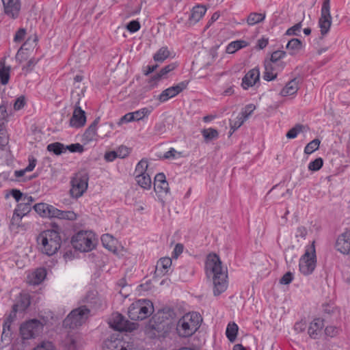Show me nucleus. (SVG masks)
Listing matches in <instances>:
<instances>
[{
	"label": "nucleus",
	"mask_w": 350,
	"mask_h": 350,
	"mask_svg": "<svg viewBox=\"0 0 350 350\" xmlns=\"http://www.w3.org/2000/svg\"><path fill=\"white\" fill-rule=\"evenodd\" d=\"M77 96H80L79 94H77ZM80 99V97L77 98L72 116L69 121L70 126L76 129L83 127L86 123L85 112L79 106Z\"/></svg>",
	"instance_id": "4468645a"
},
{
	"label": "nucleus",
	"mask_w": 350,
	"mask_h": 350,
	"mask_svg": "<svg viewBox=\"0 0 350 350\" xmlns=\"http://www.w3.org/2000/svg\"><path fill=\"white\" fill-rule=\"evenodd\" d=\"M153 312V304L150 300L139 299L130 305L128 314L131 320L139 321L146 319Z\"/></svg>",
	"instance_id": "20e7f679"
},
{
	"label": "nucleus",
	"mask_w": 350,
	"mask_h": 350,
	"mask_svg": "<svg viewBox=\"0 0 350 350\" xmlns=\"http://www.w3.org/2000/svg\"><path fill=\"white\" fill-rule=\"evenodd\" d=\"M70 196L75 198H80L87 190L88 186V176L86 173H78L70 181Z\"/></svg>",
	"instance_id": "6e6552de"
},
{
	"label": "nucleus",
	"mask_w": 350,
	"mask_h": 350,
	"mask_svg": "<svg viewBox=\"0 0 350 350\" xmlns=\"http://www.w3.org/2000/svg\"><path fill=\"white\" fill-rule=\"evenodd\" d=\"M331 25L330 0H323L321 10V17L319 20V26L321 29V34L323 36L329 32Z\"/></svg>",
	"instance_id": "9d476101"
},
{
	"label": "nucleus",
	"mask_w": 350,
	"mask_h": 350,
	"mask_svg": "<svg viewBox=\"0 0 350 350\" xmlns=\"http://www.w3.org/2000/svg\"><path fill=\"white\" fill-rule=\"evenodd\" d=\"M286 55V52L283 51H274L271 55L269 60L268 62H272L273 64H277V66H280V69H283L284 67V62H278L281 59L284 58Z\"/></svg>",
	"instance_id": "2f4dec72"
},
{
	"label": "nucleus",
	"mask_w": 350,
	"mask_h": 350,
	"mask_svg": "<svg viewBox=\"0 0 350 350\" xmlns=\"http://www.w3.org/2000/svg\"><path fill=\"white\" fill-rule=\"evenodd\" d=\"M39 250L47 256L55 254L60 248L62 239L59 233L55 230L42 232L37 237Z\"/></svg>",
	"instance_id": "f03ea898"
},
{
	"label": "nucleus",
	"mask_w": 350,
	"mask_h": 350,
	"mask_svg": "<svg viewBox=\"0 0 350 350\" xmlns=\"http://www.w3.org/2000/svg\"><path fill=\"white\" fill-rule=\"evenodd\" d=\"M340 329L336 326H327L325 329V334L330 337L336 336L339 334Z\"/></svg>",
	"instance_id": "603ef678"
},
{
	"label": "nucleus",
	"mask_w": 350,
	"mask_h": 350,
	"mask_svg": "<svg viewBox=\"0 0 350 350\" xmlns=\"http://www.w3.org/2000/svg\"><path fill=\"white\" fill-rule=\"evenodd\" d=\"M172 265V259L168 257H164L159 259L156 265V270L161 274H165L168 272Z\"/></svg>",
	"instance_id": "cd10ccee"
},
{
	"label": "nucleus",
	"mask_w": 350,
	"mask_h": 350,
	"mask_svg": "<svg viewBox=\"0 0 350 350\" xmlns=\"http://www.w3.org/2000/svg\"><path fill=\"white\" fill-rule=\"evenodd\" d=\"M8 144V137L5 129L0 128V146L3 148Z\"/></svg>",
	"instance_id": "864d4df0"
},
{
	"label": "nucleus",
	"mask_w": 350,
	"mask_h": 350,
	"mask_svg": "<svg viewBox=\"0 0 350 350\" xmlns=\"http://www.w3.org/2000/svg\"><path fill=\"white\" fill-rule=\"evenodd\" d=\"M265 16V13L252 12L247 18V23L249 25H254L263 21Z\"/></svg>",
	"instance_id": "72a5a7b5"
},
{
	"label": "nucleus",
	"mask_w": 350,
	"mask_h": 350,
	"mask_svg": "<svg viewBox=\"0 0 350 350\" xmlns=\"http://www.w3.org/2000/svg\"><path fill=\"white\" fill-rule=\"evenodd\" d=\"M127 346L121 339L111 337L104 341L103 350H130L127 349Z\"/></svg>",
	"instance_id": "6ab92c4d"
},
{
	"label": "nucleus",
	"mask_w": 350,
	"mask_h": 350,
	"mask_svg": "<svg viewBox=\"0 0 350 350\" xmlns=\"http://www.w3.org/2000/svg\"><path fill=\"white\" fill-rule=\"evenodd\" d=\"M336 248L341 254H350V229L338 237Z\"/></svg>",
	"instance_id": "f3484780"
},
{
	"label": "nucleus",
	"mask_w": 350,
	"mask_h": 350,
	"mask_svg": "<svg viewBox=\"0 0 350 350\" xmlns=\"http://www.w3.org/2000/svg\"><path fill=\"white\" fill-rule=\"evenodd\" d=\"M245 121V118L239 115L235 120L230 122V129L232 130V131H234L239 129L244 123Z\"/></svg>",
	"instance_id": "3c124183"
},
{
	"label": "nucleus",
	"mask_w": 350,
	"mask_h": 350,
	"mask_svg": "<svg viewBox=\"0 0 350 350\" xmlns=\"http://www.w3.org/2000/svg\"><path fill=\"white\" fill-rule=\"evenodd\" d=\"M315 242L306 247L304 254L299 259V270L304 275L311 274L316 267Z\"/></svg>",
	"instance_id": "423d86ee"
},
{
	"label": "nucleus",
	"mask_w": 350,
	"mask_h": 350,
	"mask_svg": "<svg viewBox=\"0 0 350 350\" xmlns=\"http://www.w3.org/2000/svg\"><path fill=\"white\" fill-rule=\"evenodd\" d=\"M307 234V230L304 226H299L295 232V237H301L302 239H305L306 236Z\"/></svg>",
	"instance_id": "69168bd1"
},
{
	"label": "nucleus",
	"mask_w": 350,
	"mask_h": 350,
	"mask_svg": "<svg viewBox=\"0 0 350 350\" xmlns=\"http://www.w3.org/2000/svg\"><path fill=\"white\" fill-rule=\"evenodd\" d=\"M46 275V271L44 268H38L28 275L29 283L38 285L44 280Z\"/></svg>",
	"instance_id": "4be33fe9"
},
{
	"label": "nucleus",
	"mask_w": 350,
	"mask_h": 350,
	"mask_svg": "<svg viewBox=\"0 0 350 350\" xmlns=\"http://www.w3.org/2000/svg\"><path fill=\"white\" fill-rule=\"evenodd\" d=\"M133 121H135L133 112L126 113L120 119V122H131Z\"/></svg>",
	"instance_id": "0e129e2a"
},
{
	"label": "nucleus",
	"mask_w": 350,
	"mask_h": 350,
	"mask_svg": "<svg viewBox=\"0 0 350 350\" xmlns=\"http://www.w3.org/2000/svg\"><path fill=\"white\" fill-rule=\"evenodd\" d=\"M260 79V71L258 68H253L249 70L242 79L241 85L243 89L247 90L254 86Z\"/></svg>",
	"instance_id": "a211bd4d"
},
{
	"label": "nucleus",
	"mask_w": 350,
	"mask_h": 350,
	"mask_svg": "<svg viewBox=\"0 0 350 350\" xmlns=\"http://www.w3.org/2000/svg\"><path fill=\"white\" fill-rule=\"evenodd\" d=\"M109 324L112 328L120 332H131L136 328L135 323L129 322L119 313L113 314Z\"/></svg>",
	"instance_id": "f8f14e48"
},
{
	"label": "nucleus",
	"mask_w": 350,
	"mask_h": 350,
	"mask_svg": "<svg viewBox=\"0 0 350 350\" xmlns=\"http://www.w3.org/2000/svg\"><path fill=\"white\" fill-rule=\"evenodd\" d=\"M31 211V207L25 205V203H19L15 208L13 216L10 221V228L12 230L19 232V228L25 230L24 226L20 224L23 216L26 215Z\"/></svg>",
	"instance_id": "9b49d317"
},
{
	"label": "nucleus",
	"mask_w": 350,
	"mask_h": 350,
	"mask_svg": "<svg viewBox=\"0 0 350 350\" xmlns=\"http://www.w3.org/2000/svg\"><path fill=\"white\" fill-rule=\"evenodd\" d=\"M188 85L187 81H183L174 86L163 90L159 96L158 99L161 103H164L171 98H173L185 90Z\"/></svg>",
	"instance_id": "2eb2a0df"
},
{
	"label": "nucleus",
	"mask_w": 350,
	"mask_h": 350,
	"mask_svg": "<svg viewBox=\"0 0 350 350\" xmlns=\"http://www.w3.org/2000/svg\"><path fill=\"white\" fill-rule=\"evenodd\" d=\"M323 164V159L320 157L317 158L309 163L308 170L310 171H318L322 167Z\"/></svg>",
	"instance_id": "a18cd8bd"
},
{
	"label": "nucleus",
	"mask_w": 350,
	"mask_h": 350,
	"mask_svg": "<svg viewBox=\"0 0 350 350\" xmlns=\"http://www.w3.org/2000/svg\"><path fill=\"white\" fill-rule=\"evenodd\" d=\"M4 13L12 19L19 16L21 4L20 0H2Z\"/></svg>",
	"instance_id": "dca6fc26"
},
{
	"label": "nucleus",
	"mask_w": 350,
	"mask_h": 350,
	"mask_svg": "<svg viewBox=\"0 0 350 350\" xmlns=\"http://www.w3.org/2000/svg\"><path fill=\"white\" fill-rule=\"evenodd\" d=\"M53 217H57L62 219H68V220H75L77 219V214L73 211H63L55 208Z\"/></svg>",
	"instance_id": "7c9ffc66"
},
{
	"label": "nucleus",
	"mask_w": 350,
	"mask_h": 350,
	"mask_svg": "<svg viewBox=\"0 0 350 350\" xmlns=\"http://www.w3.org/2000/svg\"><path fill=\"white\" fill-rule=\"evenodd\" d=\"M206 12V9L204 6L197 5L193 7L188 20L189 24L193 25L197 23L204 16Z\"/></svg>",
	"instance_id": "5701e85b"
},
{
	"label": "nucleus",
	"mask_w": 350,
	"mask_h": 350,
	"mask_svg": "<svg viewBox=\"0 0 350 350\" xmlns=\"http://www.w3.org/2000/svg\"><path fill=\"white\" fill-rule=\"evenodd\" d=\"M293 279V275L291 272L288 271L280 279V282L282 284H290Z\"/></svg>",
	"instance_id": "680f3d73"
},
{
	"label": "nucleus",
	"mask_w": 350,
	"mask_h": 350,
	"mask_svg": "<svg viewBox=\"0 0 350 350\" xmlns=\"http://www.w3.org/2000/svg\"><path fill=\"white\" fill-rule=\"evenodd\" d=\"M176 67H177V64L176 63H172V64H170L164 66L160 70L159 72L161 73V75H162L163 77H164L167 73H169L170 72L174 70Z\"/></svg>",
	"instance_id": "6e6d98bb"
},
{
	"label": "nucleus",
	"mask_w": 350,
	"mask_h": 350,
	"mask_svg": "<svg viewBox=\"0 0 350 350\" xmlns=\"http://www.w3.org/2000/svg\"><path fill=\"white\" fill-rule=\"evenodd\" d=\"M25 33H26V31L25 29H23V28L19 29L16 31V33L14 36V42H18L22 41L25 38Z\"/></svg>",
	"instance_id": "e2e57ef3"
},
{
	"label": "nucleus",
	"mask_w": 350,
	"mask_h": 350,
	"mask_svg": "<svg viewBox=\"0 0 350 350\" xmlns=\"http://www.w3.org/2000/svg\"><path fill=\"white\" fill-rule=\"evenodd\" d=\"M202 321L200 314L198 312H189L183 316L176 325L179 336L187 338L192 336L200 327Z\"/></svg>",
	"instance_id": "7ed1b4c3"
},
{
	"label": "nucleus",
	"mask_w": 350,
	"mask_h": 350,
	"mask_svg": "<svg viewBox=\"0 0 350 350\" xmlns=\"http://www.w3.org/2000/svg\"><path fill=\"white\" fill-rule=\"evenodd\" d=\"M126 29L131 33L136 32L140 29V24L137 21H132L128 23Z\"/></svg>",
	"instance_id": "4d7b16f0"
},
{
	"label": "nucleus",
	"mask_w": 350,
	"mask_h": 350,
	"mask_svg": "<svg viewBox=\"0 0 350 350\" xmlns=\"http://www.w3.org/2000/svg\"><path fill=\"white\" fill-rule=\"evenodd\" d=\"M148 167V161L142 159L136 165L135 174L136 175L147 174L146 171Z\"/></svg>",
	"instance_id": "37998d69"
},
{
	"label": "nucleus",
	"mask_w": 350,
	"mask_h": 350,
	"mask_svg": "<svg viewBox=\"0 0 350 350\" xmlns=\"http://www.w3.org/2000/svg\"><path fill=\"white\" fill-rule=\"evenodd\" d=\"M11 195L17 202L23 201L24 195L21 192V191L18 189H12L11 191Z\"/></svg>",
	"instance_id": "338daca9"
},
{
	"label": "nucleus",
	"mask_w": 350,
	"mask_h": 350,
	"mask_svg": "<svg viewBox=\"0 0 350 350\" xmlns=\"http://www.w3.org/2000/svg\"><path fill=\"white\" fill-rule=\"evenodd\" d=\"M90 310L85 306L72 310L64 319L65 327L74 329L84 323L90 316Z\"/></svg>",
	"instance_id": "39448f33"
},
{
	"label": "nucleus",
	"mask_w": 350,
	"mask_h": 350,
	"mask_svg": "<svg viewBox=\"0 0 350 350\" xmlns=\"http://www.w3.org/2000/svg\"><path fill=\"white\" fill-rule=\"evenodd\" d=\"M33 350H56V348L51 342L44 341L36 347Z\"/></svg>",
	"instance_id": "de8ad7c7"
},
{
	"label": "nucleus",
	"mask_w": 350,
	"mask_h": 350,
	"mask_svg": "<svg viewBox=\"0 0 350 350\" xmlns=\"http://www.w3.org/2000/svg\"><path fill=\"white\" fill-rule=\"evenodd\" d=\"M38 60H36L35 58L32 57L31 58L26 65L23 66V70H25L26 72H30L32 70L33 68L36 66L37 64Z\"/></svg>",
	"instance_id": "052dcab7"
},
{
	"label": "nucleus",
	"mask_w": 350,
	"mask_h": 350,
	"mask_svg": "<svg viewBox=\"0 0 350 350\" xmlns=\"http://www.w3.org/2000/svg\"><path fill=\"white\" fill-rule=\"evenodd\" d=\"M66 150H70L71 152H82L83 147L80 144H72L66 146Z\"/></svg>",
	"instance_id": "bf43d9fd"
},
{
	"label": "nucleus",
	"mask_w": 350,
	"mask_h": 350,
	"mask_svg": "<svg viewBox=\"0 0 350 350\" xmlns=\"http://www.w3.org/2000/svg\"><path fill=\"white\" fill-rule=\"evenodd\" d=\"M42 330L43 324L36 319H32L23 323L20 328L21 334L25 340L36 337L42 332Z\"/></svg>",
	"instance_id": "1a4fd4ad"
},
{
	"label": "nucleus",
	"mask_w": 350,
	"mask_h": 350,
	"mask_svg": "<svg viewBox=\"0 0 350 350\" xmlns=\"http://www.w3.org/2000/svg\"><path fill=\"white\" fill-rule=\"evenodd\" d=\"M205 269L208 276H212L213 294L218 296L228 288V271L221 265L219 257L215 254H209L205 262Z\"/></svg>",
	"instance_id": "f257e3e1"
},
{
	"label": "nucleus",
	"mask_w": 350,
	"mask_h": 350,
	"mask_svg": "<svg viewBox=\"0 0 350 350\" xmlns=\"http://www.w3.org/2000/svg\"><path fill=\"white\" fill-rule=\"evenodd\" d=\"M255 109V105L252 104L247 105L243 109L239 116H241L242 118H244L245 120H246L248 118V117L252 113Z\"/></svg>",
	"instance_id": "09e8293b"
},
{
	"label": "nucleus",
	"mask_w": 350,
	"mask_h": 350,
	"mask_svg": "<svg viewBox=\"0 0 350 350\" xmlns=\"http://www.w3.org/2000/svg\"><path fill=\"white\" fill-rule=\"evenodd\" d=\"M101 241L103 243V246L105 248L111 251H113L114 250L116 240L111 235L109 234H103L101 237Z\"/></svg>",
	"instance_id": "e433bc0d"
},
{
	"label": "nucleus",
	"mask_w": 350,
	"mask_h": 350,
	"mask_svg": "<svg viewBox=\"0 0 350 350\" xmlns=\"http://www.w3.org/2000/svg\"><path fill=\"white\" fill-rule=\"evenodd\" d=\"M324 327L323 320L321 319H315L310 324L308 327V334L312 338H317L321 334Z\"/></svg>",
	"instance_id": "b1692460"
},
{
	"label": "nucleus",
	"mask_w": 350,
	"mask_h": 350,
	"mask_svg": "<svg viewBox=\"0 0 350 350\" xmlns=\"http://www.w3.org/2000/svg\"><path fill=\"white\" fill-rule=\"evenodd\" d=\"M10 321L7 319L3 325V332L1 334V341L8 342L10 337Z\"/></svg>",
	"instance_id": "a19ab883"
},
{
	"label": "nucleus",
	"mask_w": 350,
	"mask_h": 350,
	"mask_svg": "<svg viewBox=\"0 0 350 350\" xmlns=\"http://www.w3.org/2000/svg\"><path fill=\"white\" fill-rule=\"evenodd\" d=\"M281 69L280 66L273 64L272 62L265 61V72L263 74V79L266 81H272L275 79L278 75V72Z\"/></svg>",
	"instance_id": "aec40b11"
},
{
	"label": "nucleus",
	"mask_w": 350,
	"mask_h": 350,
	"mask_svg": "<svg viewBox=\"0 0 350 350\" xmlns=\"http://www.w3.org/2000/svg\"><path fill=\"white\" fill-rule=\"evenodd\" d=\"M320 143L321 142L319 139L312 140L306 146L304 152L307 154H312L319 148Z\"/></svg>",
	"instance_id": "79ce46f5"
},
{
	"label": "nucleus",
	"mask_w": 350,
	"mask_h": 350,
	"mask_svg": "<svg viewBox=\"0 0 350 350\" xmlns=\"http://www.w3.org/2000/svg\"><path fill=\"white\" fill-rule=\"evenodd\" d=\"M247 45V42L245 40H239L231 42L226 46V51L227 53L232 54L238 50L245 47Z\"/></svg>",
	"instance_id": "c85d7f7f"
},
{
	"label": "nucleus",
	"mask_w": 350,
	"mask_h": 350,
	"mask_svg": "<svg viewBox=\"0 0 350 350\" xmlns=\"http://www.w3.org/2000/svg\"><path fill=\"white\" fill-rule=\"evenodd\" d=\"M302 27V23L299 22L293 27L288 28L286 31L287 36H298Z\"/></svg>",
	"instance_id": "49530a36"
},
{
	"label": "nucleus",
	"mask_w": 350,
	"mask_h": 350,
	"mask_svg": "<svg viewBox=\"0 0 350 350\" xmlns=\"http://www.w3.org/2000/svg\"><path fill=\"white\" fill-rule=\"evenodd\" d=\"M25 98L23 96L18 97L14 103V110L18 111L21 109L25 106Z\"/></svg>",
	"instance_id": "13d9d810"
},
{
	"label": "nucleus",
	"mask_w": 350,
	"mask_h": 350,
	"mask_svg": "<svg viewBox=\"0 0 350 350\" xmlns=\"http://www.w3.org/2000/svg\"><path fill=\"white\" fill-rule=\"evenodd\" d=\"M93 239L94 235L91 232L80 231L72 237V244L77 250L88 252L94 247Z\"/></svg>",
	"instance_id": "0eeeda50"
},
{
	"label": "nucleus",
	"mask_w": 350,
	"mask_h": 350,
	"mask_svg": "<svg viewBox=\"0 0 350 350\" xmlns=\"http://www.w3.org/2000/svg\"><path fill=\"white\" fill-rule=\"evenodd\" d=\"M0 80L3 85H6L10 79V68L9 66H2V63L0 62Z\"/></svg>",
	"instance_id": "ea45409f"
},
{
	"label": "nucleus",
	"mask_w": 350,
	"mask_h": 350,
	"mask_svg": "<svg viewBox=\"0 0 350 350\" xmlns=\"http://www.w3.org/2000/svg\"><path fill=\"white\" fill-rule=\"evenodd\" d=\"M66 345L68 350H77V337L74 336H68L66 340Z\"/></svg>",
	"instance_id": "c03bdc74"
},
{
	"label": "nucleus",
	"mask_w": 350,
	"mask_h": 350,
	"mask_svg": "<svg viewBox=\"0 0 350 350\" xmlns=\"http://www.w3.org/2000/svg\"><path fill=\"white\" fill-rule=\"evenodd\" d=\"M8 106V102H3L0 105V119L6 120L8 117V112L7 111Z\"/></svg>",
	"instance_id": "5fc2aeb1"
},
{
	"label": "nucleus",
	"mask_w": 350,
	"mask_h": 350,
	"mask_svg": "<svg viewBox=\"0 0 350 350\" xmlns=\"http://www.w3.org/2000/svg\"><path fill=\"white\" fill-rule=\"evenodd\" d=\"M154 190L161 201H163V198L170 194L169 185L163 173H159L155 176Z\"/></svg>",
	"instance_id": "ddd939ff"
},
{
	"label": "nucleus",
	"mask_w": 350,
	"mask_h": 350,
	"mask_svg": "<svg viewBox=\"0 0 350 350\" xmlns=\"http://www.w3.org/2000/svg\"><path fill=\"white\" fill-rule=\"evenodd\" d=\"M238 332V326L236 323H229L226 328V336L228 340L231 342H233Z\"/></svg>",
	"instance_id": "4c0bfd02"
},
{
	"label": "nucleus",
	"mask_w": 350,
	"mask_h": 350,
	"mask_svg": "<svg viewBox=\"0 0 350 350\" xmlns=\"http://www.w3.org/2000/svg\"><path fill=\"white\" fill-rule=\"evenodd\" d=\"M37 161L33 157H29V164L25 168V171H27V172H31L36 167Z\"/></svg>",
	"instance_id": "774afa93"
},
{
	"label": "nucleus",
	"mask_w": 350,
	"mask_h": 350,
	"mask_svg": "<svg viewBox=\"0 0 350 350\" xmlns=\"http://www.w3.org/2000/svg\"><path fill=\"white\" fill-rule=\"evenodd\" d=\"M47 150L49 152H53L54 154L59 155L66 150L64 144L59 142H55L50 144L47 146Z\"/></svg>",
	"instance_id": "58836bf2"
},
{
	"label": "nucleus",
	"mask_w": 350,
	"mask_h": 350,
	"mask_svg": "<svg viewBox=\"0 0 350 350\" xmlns=\"http://www.w3.org/2000/svg\"><path fill=\"white\" fill-rule=\"evenodd\" d=\"M35 211L44 217H53L55 207L46 203H38L33 206Z\"/></svg>",
	"instance_id": "412c9836"
},
{
	"label": "nucleus",
	"mask_w": 350,
	"mask_h": 350,
	"mask_svg": "<svg viewBox=\"0 0 350 350\" xmlns=\"http://www.w3.org/2000/svg\"><path fill=\"white\" fill-rule=\"evenodd\" d=\"M137 184L145 189H149L151 187V178L150 175L147 174H139L135 176Z\"/></svg>",
	"instance_id": "c756f323"
},
{
	"label": "nucleus",
	"mask_w": 350,
	"mask_h": 350,
	"mask_svg": "<svg viewBox=\"0 0 350 350\" xmlns=\"http://www.w3.org/2000/svg\"><path fill=\"white\" fill-rule=\"evenodd\" d=\"M299 90V81L295 78L288 82L285 87L280 92V95L287 96L293 95L297 93Z\"/></svg>",
	"instance_id": "393cba45"
},
{
	"label": "nucleus",
	"mask_w": 350,
	"mask_h": 350,
	"mask_svg": "<svg viewBox=\"0 0 350 350\" xmlns=\"http://www.w3.org/2000/svg\"><path fill=\"white\" fill-rule=\"evenodd\" d=\"M201 133L206 142L216 139L219 137L218 131L213 128L204 129Z\"/></svg>",
	"instance_id": "c9c22d12"
},
{
	"label": "nucleus",
	"mask_w": 350,
	"mask_h": 350,
	"mask_svg": "<svg viewBox=\"0 0 350 350\" xmlns=\"http://www.w3.org/2000/svg\"><path fill=\"white\" fill-rule=\"evenodd\" d=\"M153 108L152 107H143L133 111L135 120V121L143 120L145 118H147L149 115L152 113Z\"/></svg>",
	"instance_id": "473e14b6"
},
{
	"label": "nucleus",
	"mask_w": 350,
	"mask_h": 350,
	"mask_svg": "<svg viewBox=\"0 0 350 350\" xmlns=\"http://www.w3.org/2000/svg\"><path fill=\"white\" fill-rule=\"evenodd\" d=\"M286 47L289 51L291 55H295L303 49L304 45L300 40L293 38L288 42Z\"/></svg>",
	"instance_id": "bb28decb"
},
{
	"label": "nucleus",
	"mask_w": 350,
	"mask_h": 350,
	"mask_svg": "<svg viewBox=\"0 0 350 350\" xmlns=\"http://www.w3.org/2000/svg\"><path fill=\"white\" fill-rule=\"evenodd\" d=\"M170 53L167 47L163 46L154 55L153 59L155 62H163L169 57Z\"/></svg>",
	"instance_id": "f704fd0d"
},
{
	"label": "nucleus",
	"mask_w": 350,
	"mask_h": 350,
	"mask_svg": "<svg viewBox=\"0 0 350 350\" xmlns=\"http://www.w3.org/2000/svg\"><path fill=\"white\" fill-rule=\"evenodd\" d=\"M99 122V118H97L90 125V126L85 130L83 137V139L89 142L96 140V126Z\"/></svg>",
	"instance_id": "a878e982"
},
{
	"label": "nucleus",
	"mask_w": 350,
	"mask_h": 350,
	"mask_svg": "<svg viewBox=\"0 0 350 350\" xmlns=\"http://www.w3.org/2000/svg\"><path fill=\"white\" fill-rule=\"evenodd\" d=\"M302 126L297 125L295 127L290 129L286 136L288 139H294L297 137L299 133L301 131Z\"/></svg>",
	"instance_id": "8fccbe9b"
}]
</instances>
